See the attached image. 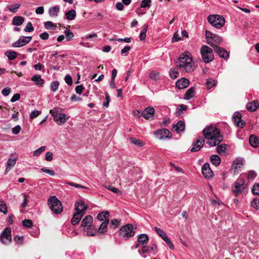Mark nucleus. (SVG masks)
Segmentation results:
<instances>
[{"label":"nucleus","instance_id":"nucleus-1","mask_svg":"<svg viewBox=\"0 0 259 259\" xmlns=\"http://www.w3.org/2000/svg\"><path fill=\"white\" fill-rule=\"evenodd\" d=\"M177 65L181 70L187 73L193 72L197 66L193 61L191 53L188 51H185L179 56Z\"/></svg>","mask_w":259,"mask_h":259},{"label":"nucleus","instance_id":"nucleus-2","mask_svg":"<svg viewBox=\"0 0 259 259\" xmlns=\"http://www.w3.org/2000/svg\"><path fill=\"white\" fill-rule=\"evenodd\" d=\"M205 138L208 140L206 144L211 147L218 145L223 141V137L215 126L210 125L203 130Z\"/></svg>","mask_w":259,"mask_h":259},{"label":"nucleus","instance_id":"nucleus-3","mask_svg":"<svg viewBox=\"0 0 259 259\" xmlns=\"http://www.w3.org/2000/svg\"><path fill=\"white\" fill-rule=\"evenodd\" d=\"M48 204L54 213H60L63 210L61 201L55 196H52L48 199Z\"/></svg>","mask_w":259,"mask_h":259},{"label":"nucleus","instance_id":"nucleus-4","mask_svg":"<svg viewBox=\"0 0 259 259\" xmlns=\"http://www.w3.org/2000/svg\"><path fill=\"white\" fill-rule=\"evenodd\" d=\"M232 191L236 196L246 192L247 187L245 184V180L241 178H238L234 183Z\"/></svg>","mask_w":259,"mask_h":259},{"label":"nucleus","instance_id":"nucleus-5","mask_svg":"<svg viewBox=\"0 0 259 259\" xmlns=\"http://www.w3.org/2000/svg\"><path fill=\"white\" fill-rule=\"evenodd\" d=\"M200 52L205 63H208L213 61L214 59L213 51L209 47L203 45L200 48Z\"/></svg>","mask_w":259,"mask_h":259},{"label":"nucleus","instance_id":"nucleus-6","mask_svg":"<svg viewBox=\"0 0 259 259\" xmlns=\"http://www.w3.org/2000/svg\"><path fill=\"white\" fill-rule=\"evenodd\" d=\"M205 37L207 42L211 46L213 49L215 47H219L218 45L222 41V38L220 36L212 33L209 31H205Z\"/></svg>","mask_w":259,"mask_h":259},{"label":"nucleus","instance_id":"nucleus-7","mask_svg":"<svg viewBox=\"0 0 259 259\" xmlns=\"http://www.w3.org/2000/svg\"><path fill=\"white\" fill-rule=\"evenodd\" d=\"M208 22L217 28L222 27L225 24L224 18L219 15H209L207 17Z\"/></svg>","mask_w":259,"mask_h":259},{"label":"nucleus","instance_id":"nucleus-8","mask_svg":"<svg viewBox=\"0 0 259 259\" xmlns=\"http://www.w3.org/2000/svg\"><path fill=\"white\" fill-rule=\"evenodd\" d=\"M50 113L54 117V121L59 125L65 123L68 119V117L65 114L58 113L56 108L50 110Z\"/></svg>","mask_w":259,"mask_h":259},{"label":"nucleus","instance_id":"nucleus-9","mask_svg":"<svg viewBox=\"0 0 259 259\" xmlns=\"http://www.w3.org/2000/svg\"><path fill=\"white\" fill-rule=\"evenodd\" d=\"M119 234L124 238H128L134 236V227L131 224L122 226L119 230Z\"/></svg>","mask_w":259,"mask_h":259},{"label":"nucleus","instance_id":"nucleus-10","mask_svg":"<svg viewBox=\"0 0 259 259\" xmlns=\"http://www.w3.org/2000/svg\"><path fill=\"white\" fill-rule=\"evenodd\" d=\"M1 241L4 244L7 245L12 241L11 230L9 228L4 229L1 234Z\"/></svg>","mask_w":259,"mask_h":259},{"label":"nucleus","instance_id":"nucleus-11","mask_svg":"<svg viewBox=\"0 0 259 259\" xmlns=\"http://www.w3.org/2000/svg\"><path fill=\"white\" fill-rule=\"evenodd\" d=\"M243 161V160L240 158H236L233 161L231 167V172L233 175H237L241 171Z\"/></svg>","mask_w":259,"mask_h":259},{"label":"nucleus","instance_id":"nucleus-12","mask_svg":"<svg viewBox=\"0 0 259 259\" xmlns=\"http://www.w3.org/2000/svg\"><path fill=\"white\" fill-rule=\"evenodd\" d=\"M154 135L159 140H163L166 138L170 139L171 137V134L170 131L166 128H162L155 132Z\"/></svg>","mask_w":259,"mask_h":259},{"label":"nucleus","instance_id":"nucleus-13","mask_svg":"<svg viewBox=\"0 0 259 259\" xmlns=\"http://www.w3.org/2000/svg\"><path fill=\"white\" fill-rule=\"evenodd\" d=\"M31 39V36H21L18 40L12 44V47L15 48L23 47L29 43Z\"/></svg>","mask_w":259,"mask_h":259},{"label":"nucleus","instance_id":"nucleus-14","mask_svg":"<svg viewBox=\"0 0 259 259\" xmlns=\"http://www.w3.org/2000/svg\"><path fill=\"white\" fill-rule=\"evenodd\" d=\"M204 143L205 141L203 138L198 137L196 141L193 142L191 151L193 152L199 151L204 145Z\"/></svg>","mask_w":259,"mask_h":259},{"label":"nucleus","instance_id":"nucleus-15","mask_svg":"<svg viewBox=\"0 0 259 259\" xmlns=\"http://www.w3.org/2000/svg\"><path fill=\"white\" fill-rule=\"evenodd\" d=\"M87 205L82 201L79 200L75 204V212H78L81 215H84L85 213Z\"/></svg>","mask_w":259,"mask_h":259},{"label":"nucleus","instance_id":"nucleus-16","mask_svg":"<svg viewBox=\"0 0 259 259\" xmlns=\"http://www.w3.org/2000/svg\"><path fill=\"white\" fill-rule=\"evenodd\" d=\"M233 119L235 124L238 127H243L245 124V122L241 119V114L239 112L234 113Z\"/></svg>","mask_w":259,"mask_h":259},{"label":"nucleus","instance_id":"nucleus-17","mask_svg":"<svg viewBox=\"0 0 259 259\" xmlns=\"http://www.w3.org/2000/svg\"><path fill=\"white\" fill-rule=\"evenodd\" d=\"M17 159V156L14 154H12L8 160L7 163V167L6 169V173L12 169L15 165Z\"/></svg>","mask_w":259,"mask_h":259},{"label":"nucleus","instance_id":"nucleus-18","mask_svg":"<svg viewBox=\"0 0 259 259\" xmlns=\"http://www.w3.org/2000/svg\"><path fill=\"white\" fill-rule=\"evenodd\" d=\"M202 173L206 178H210L213 176V172L210 168L209 164L205 163L202 167Z\"/></svg>","mask_w":259,"mask_h":259},{"label":"nucleus","instance_id":"nucleus-19","mask_svg":"<svg viewBox=\"0 0 259 259\" xmlns=\"http://www.w3.org/2000/svg\"><path fill=\"white\" fill-rule=\"evenodd\" d=\"M155 112V109L153 107H148L142 112V116L146 119L152 118Z\"/></svg>","mask_w":259,"mask_h":259},{"label":"nucleus","instance_id":"nucleus-20","mask_svg":"<svg viewBox=\"0 0 259 259\" xmlns=\"http://www.w3.org/2000/svg\"><path fill=\"white\" fill-rule=\"evenodd\" d=\"M214 51L216 52L221 58L224 59H227L229 58V54L227 51L220 47H215Z\"/></svg>","mask_w":259,"mask_h":259},{"label":"nucleus","instance_id":"nucleus-21","mask_svg":"<svg viewBox=\"0 0 259 259\" xmlns=\"http://www.w3.org/2000/svg\"><path fill=\"white\" fill-rule=\"evenodd\" d=\"M93 223V217L90 215L86 216L82 221L81 227L83 229L86 228L87 230L91 226Z\"/></svg>","mask_w":259,"mask_h":259},{"label":"nucleus","instance_id":"nucleus-22","mask_svg":"<svg viewBox=\"0 0 259 259\" xmlns=\"http://www.w3.org/2000/svg\"><path fill=\"white\" fill-rule=\"evenodd\" d=\"M176 85L178 89H183L189 85V80L187 78L183 77L177 80Z\"/></svg>","mask_w":259,"mask_h":259},{"label":"nucleus","instance_id":"nucleus-23","mask_svg":"<svg viewBox=\"0 0 259 259\" xmlns=\"http://www.w3.org/2000/svg\"><path fill=\"white\" fill-rule=\"evenodd\" d=\"M185 128V124L182 121H179L177 124H174L172 126V130L177 133L183 132Z\"/></svg>","mask_w":259,"mask_h":259},{"label":"nucleus","instance_id":"nucleus-24","mask_svg":"<svg viewBox=\"0 0 259 259\" xmlns=\"http://www.w3.org/2000/svg\"><path fill=\"white\" fill-rule=\"evenodd\" d=\"M149 240V237L146 234H140L138 237V242L142 245L147 243Z\"/></svg>","mask_w":259,"mask_h":259},{"label":"nucleus","instance_id":"nucleus-25","mask_svg":"<svg viewBox=\"0 0 259 259\" xmlns=\"http://www.w3.org/2000/svg\"><path fill=\"white\" fill-rule=\"evenodd\" d=\"M195 95V88L191 87L186 92L184 96V99L189 100L194 97Z\"/></svg>","mask_w":259,"mask_h":259},{"label":"nucleus","instance_id":"nucleus-26","mask_svg":"<svg viewBox=\"0 0 259 259\" xmlns=\"http://www.w3.org/2000/svg\"><path fill=\"white\" fill-rule=\"evenodd\" d=\"M59 11L60 9L58 6H56L50 8L49 10V14L50 16L51 17L58 16Z\"/></svg>","mask_w":259,"mask_h":259},{"label":"nucleus","instance_id":"nucleus-27","mask_svg":"<svg viewBox=\"0 0 259 259\" xmlns=\"http://www.w3.org/2000/svg\"><path fill=\"white\" fill-rule=\"evenodd\" d=\"M109 223V220L107 219L104 221L100 226L98 232L99 233L104 234L106 232L107 230V226Z\"/></svg>","mask_w":259,"mask_h":259},{"label":"nucleus","instance_id":"nucleus-28","mask_svg":"<svg viewBox=\"0 0 259 259\" xmlns=\"http://www.w3.org/2000/svg\"><path fill=\"white\" fill-rule=\"evenodd\" d=\"M249 141L250 145L253 147H257L259 144L258 139L254 135H251L249 137Z\"/></svg>","mask_w":259,"mask_h":259},{"label":"nucleus","instance_id":"nucleus-29","mask_svg":"<svg viewBox=\"0 0 259 259\" xmlns=\"http://www.w3.org/2000/svg\"><path fill=\"white\" fill-rule=\"evenodd\" d=\"M258 107V103L257 101H253L248 103L247 105L246 108L248 110L250 111H255Z\"/></svg>","mask_w":259,"mask_h":259},{"label":"nucleus","instance_id":"nucleus-30","mask_svg":"<svg viewBox=\"0 0 259 259\" xmlns=\"http://www.w3.org/2000/svg\"><path fill=\"white\" fill-rule=\"evenodd\" d=\"M83 215H81L80 214H79L78 212H75L71 219V224L73 225H75L77 224L80 222Z\"/></svg>","mask_w":259,"mask_h":259},{"label":"nucleus","instance_id":"nucleus-31","mask_svg":"<svg viewBox=\"0 0 259 259\" xmlns=\"http://www.w3.org/2000/svg\"><path fill=\"white\" fill-rule=\"evenodd\" d=\"M31 80L34 81L36 85H40L44 83V80L41 78L40 75H35L31 78Z\"/></svg>","mask_w":259,"mask_h":259},{"label":"nucleus","instance_id":"nucleus-32","mask_svg":"<svg viewBox=\"0 0 259 259\" xmlns=\"http://www.w3.org/2000/svg\"><path fill=\"white\" fill-rule=\"evenodd\" d=\"M76 12L74 10H69L68 12L66 13L65 16L66 19L69 20H73L76 17Z\"/></svg>","mask_w":259,"mask_h":259},{"label":"nucleus","instance_id":"nucleus-33","mask_svg":"<svg viewBox=\"0 0 259 259\" xmlns=\"http://www.w3.org/2000/svg\"><path fill=\"white\" fill-rule=\"evenodd\" d=\"M24 21L23 17L21 16H15L14 17L12 23L14 25L19 26L21 25Z\"/></svg>","mask_w":259,"mask_h":259},{"label":"nucleus","instance_id":"nucleus-34","mask_svg":"<svg viewBox=\"0 0 259 259\" xmlns=\"http://www.w3.org/2000/svg\"><path fill=\"white\" fill-rule=\"evenodd\" d=\"M129 141L133 144L138 146V147H141L145 145V143L142 141L136 138L131 137L129 139Z\"/></svg>","mask_w":259,"mask_h":259},{"label":"nucleus","instance_id":"nucleus-35","mask_svg":"<svg viewBox=\"0 0 259 259\" xmlns=\"http://www.w3.org/2000/svg\"><path fill=\"white\" fill-rule=\"evenodd\" d=\"M211 162L215 166H218L221 162V158L217 155H213L210 157Z\"/></svg>","mask_w":259,"mask_h":259},{"label":"nucleus","instance_id":"nucleus-36","mask_svg":"<svg viewBox=\"0 0 259 259\" xmlns=\"http://www.w3.org/2000/svg\"><path fill=\"white\" fill-rule=\"evenodd\" d=\"M109 217V213L108 211H103L99 213L97 215V219L100 221H105Z\"/></svg>","mask_w":259,"mask_h":259},{"label":"nucleus","instance_id":"nucleus-37","mask_svg":"<svg viewBox=\"0 0 259 259\" xmlns=\"http://www.w3.org/2000/svg\"><path fill=\"white\" fill-rule=\"evenodd\" d=\"M5 54L10 60H14L17 56V53L13 51H7Z\"/></svg>","mask_w":259,"mask_h":259},{"label":"nucleus","instance_id":"nucleus-38","mask_svg":"<svg viewBox=\"0 0 259 259\" xmlns=\"http://www.w3.org/2000/svg\"><path fill=\"white\" fill-rule=\"evenodd\" d=\"M217 81L212 78H208L206 80V85L208 89H210L217 85Z\"/></svg>","mask_w":259,"mask_h":259},{"label":"nucleus","instance_id":"nucleus-39","mask_svg":"<svg viewBox=\"0 0 259 259\" xmlns=\"http://www.w3.org/2000/svg\"><path fill=\"white\" fill-rule=\"evenodd\" d=\"M226 146L227 145L225 144H222L219 145L217 148L218 153L221 155H225L226 151Z\"/></svg>","mask_w":259,"mask_h":259},{"label":"nucleus","instance_id":"nucleus-40","mask_svg":"<svg viewBox=\"0 0 259 259\" xmlns=\"http://www.w3.org/2000/svg\"><path fill=\"white\" fill-rule=\"evenodd\" d=\"M154 230L156 233L163 239V240L168 237L166 234L161 229L157 227H155Z\"/></svg>","mask_w":259,"mask_h":259},{"label":"nucleus","instance_id":"nucleus-41","mask_svg":"<svg viewBox=\"0 0 259 259\" xmlns=\"http://www.w3.org/2000/svg\"><path fill=\"white\" fill-rule=\"evenodd\" d=\"M67 41H70L74 37V34L69 29H66L64 32Z\"/></svg>","mask_w":259,"mask_h":259},{"label":"nucleus","instance_id":"nucleus-42","mask_svg":"<svg viewBox=\"0 0 259 259\" xmlns=\"http://www.w3.org/2000/svg\"><path fill=\"white\" fill-rule=\"evenodd\" d=\"M44 26L47 29L54 30L56 29V25L51 21H47L45 22Z\"/></svg>","mask_w":259,"mask_h":259},{"label":"nucleus","instance_id":"nucleus-43","mask_svg":"<svg viewBox=\"0 0 259 259\" xmlns=\"http://www.w3.org/2000/svg\"><path fill=\"white\" fill-rule=\"evenodd\" d=\"M169 75L172 79H175L178 77L179 72L177 68H172L169 71Z\"/></svg>","mask_w":259,"mask_h":259},{"label":"nucleus","instance_id":"nucleus-44","mask_svg":"<svg viewBox=\"0 0 259 259\" xmlns=\"http://www.w3.org/2000/svg\"><path fill=\"white\" fill-rule=\"evenodd\" d=\"M0 212H3L5 214L8 212L6 203L4 201L0 200Z\"/></svg>","mask_w":259,"mask_h":259},{"label":"nucleus","instance_id":"nucleus-45","mask_svg":"<svg viewBox=\"0 0 259 259\" xmlns=\"http://www.w3.org/2000/svg\"><path fill=\"white\" fill-rule=\"evenodd\" d=\"M148 25H145L143 29L140 33V39L141 40H143L145 39L146 36V32L148 29Z\"/></svg>","mask_w":259,"mask_h":259},{"label":"nucleus","instance_id":"nucleus-46","mask_svg":"<svg viewBox=\"0 0 259 259\" xmlns=\"http://www.w3.org/2000/svg\"><path fill=\"white\" fill-rule=\"evenodd\" d=\"M120 221L117 219H113L111 221L110 223V227L111 228L115 229L120 225Z\"/></svg>","mask_w":259,"mask_h":259},{"label":"nucleus","instance_id":"nucleus-47","mask_svg":"<svg viewBox=\"0 0 259 259\" xmlns=\"http://www.w3.org/2000/svg\"><path fill=\"white\" fill-rule=\"evenodd\" d=\"M20 7V4H15L14 5L9 6L8 7V9L12 13H16Z\"/></svg>","mask_w":259,"mask_h":259},{"label":"nucleus","instance_id":"nucleus-48","mask_svg":"<svg viewBox=\"0 0 259 259\" xmlns=\"http://www.w3.org/2000/svg\"><path fill=\"white\" fill-rule=\"evenodd\" d=\"M251 206L256 210L259 209V199L254 198L251 202Z\"/></svg>","mask_w":259,"mask_h":259},{"label":"nucleus","instance_id":"nucleus-49","mask_svg":"<svg viewBox=\"0 0 259 259\" xmlns=\"http://www.w3.org/2000/svg\"><path fill=\"white\" fill-rule=\"evenodd\" d=\"M14 240L17 244H23L24 237L22 236H16L14 238Z\"/></svg>","mask_w":259,"mask_h":259},{"label":"nucleus","instance_id":"nucleus-50","mask_svg":"<svg viewBox=\"0 0 259 259\" xmlns=\"http://www.w3.org/2000/svg\"><path fill=\"white\" fill-rule=\"evenodd\" d=\"M105 187L108 189L110 191H111L112 192L115 193H116V194H120L121 195L122 194V192L120 190H119L117 188L113 187V186H105Z\"/></svg>","mask_w":259,"mask_h":259},{"label":"nucleus","instance_id":"nucleus-51","mask_svg":"<svg viewBox=\"0 0 259 259\" xmlns=\"http://www.w3.org/2000/svg\"><path fill=\"white\" fill-rule=\"evenodd\" d=\"M150 77L154 80H157L159 78V73L157 71H153L149 74Z\"/></svg>","mask_w":259,"mask_h":259},{"label":"nucleus","instance_id":"nucleus-52","mask_svg":"<svg viewBox=\"0 0 259 259\" xmlns=\"http://www.w3.org/2000/svg\"><path fill=\"white\" fill-rule=\"evenodd\" d=\"M22 225L25 228H31L32 225V221L30 220H24L22 221Z\"/></svg>","mask_w":259,"mask_h":259},{"label":"nucleus","instance_id":"nucleus-53","mask_svg":"<svg viewBox=\"0 0 259 259\" xmlns=\"http://www.w3.org/2000/svg\"><path fill=\"white\" fill-rule=\"evenodd\" d=\"M59 84V83L58 81H55L52 82L51 84V91H52L53 92L56 91L58 89Z\"/></svg>","mask_w":259,"mask_h":259},{"label":"nucleus","instance_id":"nucleus-54","mask_svg":"<svg viewBox=\"0 0 259 259\" xmlns=\"http://www.w3.org/2000/svg\"><path fill=\"white\" fill-rule=\"evenodd\" d=\"M45 146H41L33 152V155L36 156H39L42 152L45 151Z\"/></svg>","mask_w":259,"mask_h":259},{"label":"nucleus","instance_id":"nucleus-55","mask_svg":"<svg viewBox=\"0 0 259 259\" xmlns=\"http://www.w3.org/2000/svg\"><path fill=\"white\" fill-rule=\"evenodd\" d=\"M151 5V0H143L141 3V8H145L150 7Z\"/></svg>","mask_w":259,"mask_h":259},{"label":"nucleus","instance_id":"nucleus-56","mask_svg":"<svg viewBox=\"0 0 259 259\" xmlns=\"http://www.w3.org/2000/svg\"><path fill=\"white\" fill-rule=\"evenodd\" d=\"M251 191L254 194L259 195V184H255Z\"/></svg>","mask_w":259,"mask_h":259},{"label":"nucleus","instance_id":"nucleus-57","mask_svg":"<svg viewBox=\"0 0 259 259\" xmlns=\"http://www.w3.org/2000/svg\"><path fill=\"white\" fill-rule=\"evenodd\" d=\"M34 30V28L31 24V22H28L27 23L25 29H24V31L25 32H31L32 31H33Z\"/></svg>","mask_w":259,"mask_h":259},{"label":"nucleus","instance_id":"nucleus-58","mask_svg":"<svg viewBox=\"0 0 259 259\" xmlns=\"http://www.w3.org/2000/svg\"><path fill=\"white\" fill-rule=\"evenodd\" d=\"M66 184H67L68 185L71 186H74L77 188H82V189H87V187H85L81 185L75 184V183H74L72 182H67L66 183Z\"/></svg>","mask_w":259,"mask_h":259},{"label":"nucleus","instance_id":"nucleus-59","mask_svg":"<svg viewBox=\"0 0 259 259\" xmlns=\"http://www.w3.org/2000/svg\"><path fill=\"white\" fill-rule=\"evenodd\" d=\"M131 47L128 46H126L124 47L121 51V54L122 55L126 56L127 53L131 50Z\"/></svg>","mask_w":259,"mask_h":259},{"label":"nucleus","instance_id":"nucleus-60","mask_svg":"<svg viewBox=\"0 0 259 259\" xmlns=\"http://www.w3.org/2000/svg\"><path fill=\"white\" fill-rule=\"evenodd\" d=\"M65 81L66 83L69 85H71L72 84V77L69 75H67L65 76Z\"/></svg>","mask_w":259,"mask_h":259},{"label":"nucleus","instance_id":"nucleus-61","mask_svg":"<svg viewBox=\"0 0 259 259\" xmlns=\"http://www.w3.org/2000/svg\"><path fill=\"white\" fill-rule=\"evenodd\" d=\"M256 176V172L253 170H250L248 171L247 174V178L248 179H253L255 178Z\"/></svg>","mask_w":259,"mask_h":259},{"label":"nucleus","instance_id":"nucleus-62","mask_svg":"<svg viewBox=\"0 0 259 259\" xmlns=\"http://www.w3.org/2000/svg\"><path fill=\"white\" fill-rule=\"evenodd\" d=\"M21 127L20 125H17L15 126L12 129V133L14 135H17L19 134L21 131Z\"/></svg>","mask_w":259,"mask_h":259},{"label":"nucleus","instance_id":"nucleus-63","mask_svg":"<svg viewBox=\"0 0 259 259\" xmlns=\"http://www.w3.org/2000/svg\"><path fill=\"white\" fill-rule=\"evenodd\" d=\"M53 154L51 152H47L46 154L45 159L47 161H51L53 159Z\"/></svg>","mask_w":259,"mask_h":259},{"label":"nucleus","instance_id":"nucleus-64","mask_svg":"<svg viewBox=\"0 0 259 259\" xmlns=\"http://www.w3.org/2000/svg\"><path fill=\"white\" fill-rule=\"evenodd\" d=\"M41 171L48 174L52 176H54L55 175V172L53 170L48 169L46 168H41Z\"/></svg>","mask_w":259,"mask_h":259}]
</instances>
